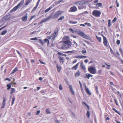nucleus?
<instances>
[{"label": "nucleus", "mask_w": 123, "mask_h": 123, "mask_svg": "<svg viewBox=\"0 0 123 123\" xmlns=\"http://www.w3.org/2000/svg\"><path fill=\"white\" fill-rule=\"evenodd\" d=\"M88 3V1L82 0L75 2L74 3V4L77 5L78 6V9L80 10L86 8V7L85 6V4Z\"/></svg>", "instance_id": "1"}, {"label": "nucleus", "mask_w": 123, "mask_h": 123, "mask_svg": "<svg viewBox=\"0 0 123 123\" xmlns=\"http://www.w3.org/2000/svg\"><path fill=\"white\" fill-rule=\"evenodd\" d=\"M71 45V42L70 41H65L63 42L61 48L63 49H66L69 48Z\"/></svg>", "instance_id": "2"}, {"label": "nucleus", "mask_w": 123, "mask_h": 123, "mask_svg": "<svg viewBox=\"0 0 123 123\" xmlns=\"http://www.w3.org/2000/svg\"><path fill=\"white\" fill-rule=\"evenodd\" d=\"M24 3V0H21V1L17 5V6L14 7L10 11L11 12H13L19 8V6L21 5H22Z\"/></svg>", "instance_id": "3"}, {"label": "nucleus", "mask_w": 123, "mask_h": 123, "mask_svg": "<svg viewBox=\"0 0 123 123\" xmlns=\"http://www.w3.org/2000/svg\"><path fill=\"white\" fill-rule=\"evenodd\" d=\"M88 70L90 73L92 74H95L96 72V70L95 68L91 66H90L88 68Z\"/></svg>", "instance_id": "4"}, {"label": "nucleus", "mask_w": 123, "mask_h": 123, "mask_svg": "<svg viewBox=\"0 0 123 123\" xmlns=\"http://www.w3.org/2000/svg\"><path fill=\"white\" fill-rule=\"evenodd\" d=\"M101 14V12L98 10H95L92 12V14L94 17H99Z\"/></svg>", "instance_id": "5"}, {"label": "nucleus", "mask_w": 123, "mask_h": 123, "mask_svg": "<svg viewBox=\"0 0 123 123\" xmlns=\"http://www.w3.org/2000/svg\"><path fill=\"white\" fill-rule=\"evenodd\" d=\"M63 12L60 11H57L53 16V18H57L59 15H61Z\"/></svg>", "instance_id": "6"}, {"label": "nucleus", "mask_w": 123, "mask_h": 123, "mask_svg": "<svg viewBox=\"0 0 123 123\" xmlns=\"http://www.w3.org/2000/svg\"><path fill=\"white\" fill-rule=\"evenodd\" d=\"M102 36L103 38V43L104 45L106 47L108 46V41L106 37L104 36L103 35H102Z\"/></svg>", "instance_id": "7"}, {"label": "nucleus", "mask_w": 123, "mask_h": 123, "mask_svg": "<svg viewBox=\"0 0 123 123\" xmlns=\"http://www.w3.org/2000/svg\"><path fill=\"white\" fill-rule=\"evenodd\" d=\"M78 10L77 7L75 6H74L71 7L68 10V12H74L77 11Z\"/></svg>", "instance_id": "8"}, {"label": "nucleus", "mask_w": 123, "mask_h": 123, "mask_svg": "<svg viewBox=\"0 0 123 123\" xmlns=\"http://www.w3.org/2000/svg\"><path fill=\"white\" fill-rule=\"evenodd\" d=\"M27 14L26 13L25 16H24L21 19L22 21H25L27 20Z\"/></svg>", "instance_id": "9"}, {"label": "nucleus", "mask_w": 123, "mask_h": 123, "mask_svg": "<svg viewBox=\"0 0 123 123\" xmlns=\"http://www.w3.org/2000/svg\"><path fill=\"white\" fill-rule=\"evenodd\" d=\"M56 36V35H54L53 34H51V37L52 38L51 39V41L52 42H53L55 40V38Z\"/></svg>", "instance_id": "10"}, {"label": "nucleus", "mask_w": 123, "mask_h": 123, "mask_svg": "<svg viewBox=\"0 0 123 123\" xmlns=\"http://www.w3.org/2000/svg\"><path fill=\"white\" fill-rule=\"evenodd\" d=\"M75 58L78 59L85 58H87V56L83 55H77L75 56Z\"/></svg>", "instance_id": "11"}, {"label": "nucleus", "mask_w": 123, "mask_h": 123, "mask_svg": "<svg viewBox=\"0 0 123 123\" xmlns=\"http://www.w3.org/2000/svg\"><path fill=\"white\" fill-rule=\"evenodd\" d=\"M6 101V98L5 97H4L2 101V105L1 107V108H3L5 107V105Z\"/></svg>", "instance_id": "12"}, {"label": "nucleus", "mask_w": 123, "mask_h": 123, "mask_svg": "<svg viewBox=\"0 0 123 123\" xmlns=\"http://www.w3.org/2000/svg\"><path fill=\"white\" fill-rule=\"evenodd\" d=\"M69 90L71 92L72 94L73 95L74 94V92L73 90L72 87L71 85H69Z\"/></svg>", "instance_id": "13"}, {"label": "nucleus", "mask_w": 123, "mask_h": 123, "mask_svg": "<svg viewBox=\"0 0 123 123\" xmlns=\"http://www.w3.org/2000/svg\"><path fill=\"white\" fill-rule=\"evenodd\" d=\"M79 62L77 63L73 67L71 68L72 70H76L78 68V66H79Z\"/></svg>", "instance_id": "14"}, {"label": "nucleus", "mask_w": 123, "mask_h": 123, "mask_svg": "<svg viewBox=\"0 0 123 123\" xmlns=\"http://www.w3.org/2000/svg\"><path fill=\"white\" fill-rule=\"evenodd\" d=\"M50 18V17H48L46 18H44L41 21V22L39 23V24H40L43 22L47 21Z\"/></svg>", "instance_id": "15"}, {"label": "nucleus", "mask_w": 123, "mask_h": 123, "mask_svg": "<svg viewBox=\"0 0 123 123\" xmlns=\"http://www.w3.org/2000/svg\"><path fill=\"white\" fill-rule=\"evenodd\" d=\"M85 75V78H86L88 79H89L90 77H92L93 76L92 75L88 74H86Z\"/></svg>", "instance_id": "16"}, {"label": "nucleus", "mask_w": 123, "mask_h": 123, "mask_svg": "<svg viewBox=\"0 0 123 123\" xmlns=\"http://www.w3.org/2000/svg\"><path fill=\"white\" fill-rule=\"evenodd\" d=\"M80 66L81 68L83 70H85L86 69V68L85 66H84L83 62H81V64L80 65Z\"/></svg>", "instance_id": "17"}, {"label": "nucleus", "mask_w": 123, "mask_h": 123, "mask_svg": "<svg viewBox=\"0 0 123 123\" xmlns=\"http://www.w3.org/2000/svg\"><path fill=\"white\" fill-rule=\"evenodd\" d=\"M85 87L86 92L88 95H91V93L90 92L88 89L86 87V86H85Z\"/></svg>", "instance_id": "18"}, {"label": "nucleus", "mask_w": 123, "mask_h": 123, "mask_svg": "<svg viewBox=\"0 0 123 123\" xmlns=\"http://www.w3.org/2000/svg\"><path fill=\"white\" fill-rule=\"evenodd\" d=\"M78 34H79L80 36L83 37L84 35V33L81 31H79L78 32Z\"/></svg>", "instance_id": "19"}, {"label": "nucleus", "mask_w": 123, "mask_h": 123, "mask_svg": "<svg viewBox=\"0 0 123 123\" xmlns=\"http://www.w3.org/2000/svg\"><path fill=\"white\" fill-rule=\"evenodd\" d=\"M43 41H44V42H45V43H47V46H49V40L45 38V39H44L43 40Z\"/></svg>", "instance_id": "20"}, {"label": "nucleus", "mask_w": 123, "mask_h": 123, "mask_svg": "<svg viewBox=\"0 0 123 123\" xmlns=\"http://www.w3.org/2000/svg\"><path fill=\"white\" fill-rule=\"evenodd\" d=\"M15 91V90L14 88H11V91L10 93L11 94H12Z\"/></svg>", "instance_id": "21"}, {"label": "nucleus", "mask_w": 123, "mask_h": 123, "mask_svg": "<svg viewBox=\"0 0 123 123\" xmlns=\"http://www.w3.org/2000/svg\"><path fill=\"white\" fill-rule=\"evenodd\" d=\"M59 58L60 60V63H62L64 62L63 57L61 56H59Z\"/></svg>", "instance_id": "22"}, {"label": "nucleus", "mask_w": 123, "mask_h": 123, "mask_svg": "<svg viewBox=\"0 0 123 123\" xmlns=\"http://www.w3.org/2000/svg\"><path fill=\"white\" fill-rule=\"evenodd\" d=\"M56 67L57 68V71L58 72H60L61 70V67L60 66H59L57 64L56 65Z\"/></svg>", "instance_id": "23"}, {"label": "nucleus", "mask_w": 123, "mask_h": 123, "mask_svg": "<svg viewBox=\"0 0 123 123\" xmlns=\"http://www.w3.org/2000/svg\"><path fill=\"white\" fill-rule=\"evenodd\" d=\"M68 22L69 23L73 24H75L78 23V22L77 21H73L71 20L69 21Z\"/></svg>", "instance_id": "24"}, {"label": "nucleus", "mask_w": 123, "mask_h": 123, "mask_svg": "<svg viewBox=\"0 0 123 123\" xmlns=\"http://www.w3.org/2000/svg\"><path fill=\"white\" fill-rule=\"evenodd\" d=\"M11 83H9L7 85L6 87H7V90H9L11 88Z\"/></svg>", "instance_id": "25"}, {"label": "nucleus", "mask_w": 123, "mask_h": 123, "mask_svg": "<svg viewBox=\"0 0 123 123\" xmlns=\"http://www.w3.org/2000/svg\"><path fill=\"white\" fill-rule=\"evenodd\" d=\"M7 32V30H5L3 31L0 34V35H4Z\"/></svg>", "instance_id": "26"}, {"label": "nucleus", "mask_w": 123, "mask_h": 123, "mask_svg": "<svg viewBox=\"0 0 123 123\" xmlns=\"http://www.w3.org/2000/svg\"><path fill=\"white\" fill-rule=\"evenodd\" d=\"M52 6H50L49 7V8H48L47 9H46L45 11V12H48L49 11L51 8H52Z\"/></svg>", "instance_id": "27"}, {"label": "nucleus", "mask_w": 123, "mask_h": 123, "mask_svg": "<svg viewBox=\"0 0 123 123\" xmlns=\"http://www.w3.org/2000/svg\"><path fill=\"white\" fill-rule=\"evenodd\" d=\"M80 75V72L79 71H78L75 74V77H77L79 76Z\"/></svg>", "instance_id": "28"}, {"label": "nucleus", "mask_w": 123, "mask_h": 123, "mask_svg": "<svg viewBox=\"0 0 123 123\" xmlns=\"http://www.w3.org/2000/svg\"><path fill=\"white\" fill-rule=\"evenodd\" d=\"M39 42L42 45H43L44 44V43L43 40L41 39H39L38 40Z\"/></svg>", "instance_id": "29"}, {"label": "nucleus", "mask_w": 123, "mask_h": 123, "mask_svg": "<svg viewBox=\"0 0 123 123\" xmlns=\"http://www.w3.org/2000/svg\"><path fill=\"white\" fill-rule=\"evenodd\" d=\"M96 38L97 39L98 41L99 42H100L101 41V37H99L97 36H96Z\"/></svg>", "instance_id": "30"}, {"label": "nucleus", "mask_w": 123, "mask_h": 123, "mask_svg": "<svg viewBox=\"0 0 123 123\" xmlns=\"http://www.w3.org/2000/svg\"><path fill=\"white\" fill-rule=\"evenodd\" d=\"M86 115L88 118H89L90 116V113L89 110H88L87 111V112L86 113Z\"/></svg>", "instance_id": "31"}, {"label": "nucleus", "mask_w": 123, "mask_h": 123, "mask_svg": "<svg viewBox=\"0 0 123 123\" xmlns=\"http://www.w3.org/2000/svg\"><path fill=\"white\" fill-rule=\"evenodd\" d=\"M15 100V97L14 96H13L12 98V103L11 104V105L12 106L13 104H14V102Z\"/></svg>", "instance_id": "32"}, {"label": "nucleus", "mask_w": 123, "mask_h": 123, "mask_svg": "<svg viewBox=\"0 0 123 123\" xmlns=\"http://www.w3.org/2000/svg\"><path fill=\"white\" fill-rule=\"evenodd\" d=\"M58 31V29H57L55 30L54 33H53L54 35H56Z\"/></svg>", "instance_id": "33"}, {"label": "nucleus", "mask_w": 123, "mask_h": 123, "mask_svg": "<svg viewBox=\"0 0 123 123\" xmlns=\"http://www.w3.org/2000/svg\"><path fill=\"white\" fill-rule=\"evenodd\" d=\"M18 71V70L17 68H15L13 70L12 72L11 73V74L14 73Z\"/></svg>", "instance_id": "34"}, {"label": "nucleus", "mask_w": 123, "mask_h": 123, "mask_svg": "<svg viewBox=\"0 0 123 123\" xmlns=\"http://www.w3.org/2000/svg\"><path fill=\"white\" fill-rule=\"evenodd\" d=\"M83 37L87 39H89V37L87 36L85 34H84Z\"/></svg>", "instance_id": "35"}, {"label": "nucleus", "mask_w": 123, "mask_h": 123, "mask_svg": "<svg viewBox=\"0 0 123 123\" xmlns=\"http://www.w3.org/2000/svg\"><path fill=\"white\" fill-rule=\"evenodd\" d=\"M30 2V0H26L25 1V5H27Z\"/></svg>", "instance_id": "36"}, {"label": "nucleus", "mask_w": 123, "mask_h": 123, "mask_svg": "<svg viewBox=\"0 0 123 123\" xmlns=\"http://www.w3.org/2000/svg\"><path fill=\"white\" fill-rule=\"evenodd\" d=\"M58 54L59 55H62L63 56H65V57H66L67 55L66 54H63L61 52H58Z\"/></svg>", "instance_id": "37"}, {"label": "nucleus", "mask_w": 123, "mask_h": 123, "mask_svg": "<svg viewBox=\"0 0 123 123\" xmlns=\"http://www.w3.org/2000/svg\"><path fill=\"white\" fill-rule=\"evenodd\" d=\"M102 4L101 3H97L96 5V6L97 7H98L101 6L102 5Z\"/></svg>", "instance_id": "38"}, {"label": "nucleus", "mask_w": 123, "mask_h": 123, "mask_svg": "<svg viewBox=\"0 0 123 123\" xmlns=\"http://www.w3.org/2000/svg\"><path fill=\"white\" fill-rule=\"evenodd\" d=\"M111 20L110 19H109L108 21V26L109 27H110L111 24Z\"/></svg>", "instance_id": "39"}, {"label": "nucleus", "mask_w": 123, "mask_h": 123, "mask_svg": "<svg viewBox=\"0 0 123 123\" xmlns=\"http://www.w3.org/2000/svg\"><path fill=\"white\" fill-rule=\"evenodd\" d=\"M112 110L115 111L119 115H120V113L117 110H116L114 108H113Z\"/></svg>", "instance_id": "40"}, {"label": "nucleus", "mask_w": 123, "mask_h": 123, "mask_svg": "<svg viewBox=\"0 0 123 123\" xmlns=\"http://www.w3.org/2000/svg\"><path fill=\"white\" fill-rule=\"evenodd\" d=\"M64 17L63 16H62L60 17L57 20L58 21L59 20H62L63 19H64Z\"/></svg>", "instance_id": "41"}, {"label": "nucleus", "mask_w": 123, "mask_h": 123, "mask_svg": "<svg viewBox=\"0 0 123 123\" xmlns=\"http://www.w3.org/2000/svg\"><path fill=\"white\" fill-rule=\"evenodd\" d=\"M45 111L46 113L47 114H50L51 113L49 110L48 109H46V110Z\"/></svg>", "instance_id": "42"}, {"label": "nucleus", "mask_w": 123, "mask_h": 123, "mask_svg": "<svg viewBox=\"0 0 123 123\" xmlns=\"http://www.w3.org/2000/svg\"><path fill=\"white\" fill-rule=\"evenodd\" d=\"M117 18L116 17H115L113 19L112 21V22L113 23H114L116 21Z\"/></svg>", "instance_id": "43"}, {"label": "nucleus", "mask_w": 123, "mask_h": 123, "mask_svg": "<svg viewBox=\"0 0 123 123\" xmlns=\"http://www.w3.org/2000/svg\"><path fill=\"white\" fill-rule=\"evenodd\" d=\"M85 25H86L87 26H88L90 27L91 26V24L90 23H88L87 22H86L85 23Z\"/></svg>", "instance_id": "44"}, {"label": "nucleus", "mask_w": 123, "mask_h": 123, "mask_svg": "<svg viewBox=\"0 0 123 123\" xmlns=\"http://www.w3.org/2000/svg\"><path fill=\"white\" fill-rule=\"evenodd\" d=\"M62 52L63 53H73L74 52V51H68L66 52Z\"/></svg>", "instance_id": "45"}, {"label": "nucleus", "mask_w": 123, "mask_h": 123, "mask_svg": "<svg viewBox=\"0 0 123 123\" xmlns=\"http://www.w3.org/2000/svg\"><path fill=\"white\" fill-rule=\"evenodd\" d=\"M40 112V111H38L35 112V114L36 115H38Z\"/></svg>", "instance_id": "46"}, {"label": "nucleus", "mask_w": 123, "mask_h": 123, "mask_svg": "<svg viewBox=\"0 0 123 123\" xmlns=\"http://www.w3.org/2000/svg\"><path fill=\"white\" fill-rule=\"evenodd\" d=\"M59 89L60 90H62V87L61 84H60L59 86Z\"/></svg>", "instance_id": "47"}, {"label": "nucleus", "mask_w": 123, "mask_h": 123, "mask_svg": "<svg viewBox=\"0 0 123 123\" xmlns=\"http://www.w3.org/2000/svg\"><path fill=\"white\" fill-rule=\"evenodd\" d=\"M31 40H37V37H35L33 38H31Z\"/></svg>", "instance_id": "48"}, {"label": "nucleus", "mask_w": 123, "mask_h": 123, "mask_svg": "<svg viewBox=\"0 0 123 123\" xmlns=\"http://www.w3.org/2000/svg\"><path fill=\"white\" fill-rule=\"evenodd\" d=\"M116 43L117 44H118V45L120 43V41L119 40H117L116 41Z\"/></svg>", "instance_id": "49"}, {"label": "nucleus", "mask_w": 123, "mask_h": 123, "mask_svg": "<svg viewBox=\"0 0 123 123\" xmlns=\"http://www.w3.org/2000/svg\"><path fill=\"white\" fill-rule=\"evenodd\" d=\"M37 6H36L32 10V12L34 11L35 10L37 9Z\"/></svg>", "instance_id": "50"}, {"label": "nucleus", "mask_w": 123, "mask_h": 123, "mask_svg": "<svg viewBox=\"0 0 123 123\" xmlns=\"http://www.w3.org/2000/svg\"><path fill=\"white\" fill-rule=\"evenodd\" d=\"M110 51L111 52V53L113 54H114V52L111 49V48H110Z\"/></svg>", "instance_id": "51"}, {"label": "nucleus", "mask_w": 123, "mask_h": 123, "mask_svg": "<svg viewBox=\"0 0 123 123\" xmlns=\"http://www.w3.org/2000/svg\"><path fill=\"white\" fill-rule=\"evenodd\" d=\"M119 50L121 54H123V52L122 49L121 48H120L119 49Z\"/></svg>", "instance_id": "52"}, {"label": "nucleus", "mask_w": 123, "mask_h": 123, "mask_svg": "<svg viewBox=\"0 0 123 123\" xmlns=\"http://www.w3.org/2000/svg\"><path fill=\"white\" fill-rule=\"evenodd\" d=\"M39 61L40 62V63H41V64H45V63L42 62V61H41L40 60H39Z\"/></svg>", "instance_id": "53"}, {"label": "nucleus", "mask_w": 123, "mask_h": 123, "mask_svg": "<svg viewBox=\"0 0 123 123\" xmlns=\"http://www.w3.org/2000/svg\"><path fill=\"white\" fill-rule=\"evenodd\" d=\"M82 53L83 54L86 53V50H83L82 51Z\"/></svg>", "instance_id": "54"}, {"label": "nucleus", "mask_w": 123, "mask_h": 123, "mask_svg": "<svg viewBox=\"0 0 123 123\" xmlns=\"http://www.w3.org/2000/svg\"><path fill=\"white\" fill-rule=\"evenodd\" d=\"M6 80H8L9 81H11L10 79H9L8 78H6L5 79V81H6Z\"/></svg>", "instance_id": "55"}, {"label": "nucleus", "mask_w": 123, "mask_h": 123, "mask_svg": "<svg viewBox=\"0 0 123 123\" xmlns=\"http://www.w3.org/2000/svg\"><path fill=\"white\" fill-rule=\"evenodd\" d=\"M35 16V15H33L32 16H31V18L29 19V21H31V20Z\"/></svg>", "instance_id": "56"}, {"label": "nucleus", "mask_w": 123, "mask_h": 123, "mask_svg": "<svg viewBox=\"0 0 123 123\" xmlns=\"http://www.w3.org/2000/svg\"><path fill=\"white\" fill-rule=\"evenodd\" d=\"M114 100L115 102V103H116V105H117L118 106V104L117 103V101L116 99H114Z\"/></svg>", "instance_id": "57"}, {"label": "nucleus", "mask_w": 123, "mask_h": 123, "mask_svg": "<svg viewBox=\"0 0 123 123\" xmlns=\"http://www.w3.org/2000/svg\"><path fill=\"white\" fill-rule=\"evenodd\" d=\"M102 72V70H99L98 71V73L99 74H100Z\"/></svg>", "instance_id": "58"}, {"label": "nucleus", "mask_w": 123, "mask_h": 123, "mask_svg": "<svg viewBox=\"0 0 123 123\" xmlns=\"http://www.w3.org/2000/svg\"><path fill=\"white\" fill-rule=\"evenodd\" d=\"M80 26H82V27L85 26V24H80Z\"/></svg>", "instance_id": "59"}, {"label": "nucleus", "mask_w": 123, "mask_h": 123, "mask_svg": "<svg viewBox=\"0 0 123 123\" xmlns=\"http://www.w3.org/2000/svg\"><path fill=\"white\" fill-rule=\"evenodd\" d=\"M95 87L96 90H98V86H95Z\"/></svg>", "instance_id": "60"}, {"label": "nucleus", "mask_w": 123, "mask_h": 123, "mask_svg": "<svg viewBox=\"0 0 123 123\" xmlns=\"http://www.w3.org/2000/svg\"><path fill=\"white\" fill-rule=\"evenodd\" d=\"M98 0H95L93 2L94 3H98Z\"/></svg>", "instance_id": "61"}, {"label": "nucleus", "mask_w": 123, "mask_h": 123, "mask_svg": "<svg viewBox=\"0 0 123 123\" xmlns=\"http://www.w3.org/2000/svg\"><path fill=\"white\" fill-rule=\"evenodd\" d=\"M40 2L38 1L37 2V4H36V6H37V7L38 6Z\"/></svg>", "instance_id": "62"}, {"label": "nucleus", "mask_w": 123, "mask_h": 123, "mask_svg": "<svg viewBox=\"0 0 123 123\" xmlns=\"http://www.w3.org/2000/svg\"><path fill=\"white\" fill-rule=\"evenodd\" d=\"M69 30L70 31L72 32L73 33L74 32V31L72 29L70 28L69 29Z\"/></svg>", "instance_id": "63"}, {"label": "nucleus", "mask_w": 123, "mask_h": 123, "mask_svg": "<svg viewBox=\"0 0 123 123\" xmlns=\"http://www.w3.org/2000/svg\"><path fill=\"white\" fill-rule=\"evenodd\" d=\"M16 51L17 52V53H18V54L19 55H21L20 53L19 52L18 50H16Z\"/></svg>", "instance_id": "64"}]
</instances>
